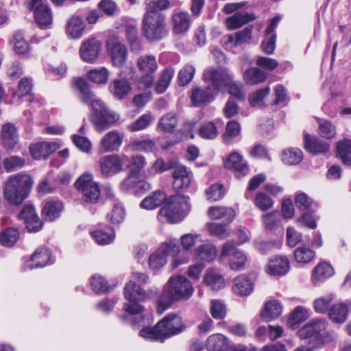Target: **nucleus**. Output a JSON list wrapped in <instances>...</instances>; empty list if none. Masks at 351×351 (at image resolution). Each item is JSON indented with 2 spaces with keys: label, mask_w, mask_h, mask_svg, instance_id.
<instances>
[{
  "label": "nucleus",
  "mask_w": 351,
  "mask_h": 351,
  "mask_svg": "<svg viewBox=\"0 0 351 351\" xmlns=\"http://www.w3.org/2000/svg\"><path fill=\"white\" fill-rule=\"evenodd\" d=\"M199 134L203 138L214 139L217 137L218 131L215 124L210 121L201 125L199 129Z\"/></svg>",
  "instance_id": "nucleus-64"
},
{
  "label": "nucleus",
  "mask_w": 351,
  "mask_h": 351,
  "mask_svg": "<svg viewBox=\"0 0 351 351\" xmlns=\"http://www.w3.org/2000/svg\"><path fill=\"white\" fill-rule=\"evenodd\" d=\"M90 285L93 291L97 294L104 293L112 289L106 279L101 276H93L90 279Z\"/></svg>",
  "instance_id": "nucleus-56"
},
{
  "label": "nucleus",
  "mask_w": 351,
  "mask_h": 351,
  "mask_svg": "<svg viewBox=\"0 0 351 351\" xmlns=\"http://www.w3.org/2000/svg\"><path fill=\"white\" fill-rule=\"evenodd\" d=\"M228 257L229 266L233 270H241L247 261L246 256L236 247L233 241L226 242L222 248L221 258Z\"/></svg>",
  "instance_id": "nucleus-13"
},
{
  "label": "nucleus",
  "mask_w": 351,
  "mask_h": 351,
  "mask_svg": "<svg viewBox=\"0 0 351 351\" xmlns=\"http://www.w3.org/2000/svg\"><path fill=\"white\" fill-rule=\"evenodd\" d=\"M315 252L306 247H298L294 250V258L297 263L307 264L313 261Z\"/></svg>",
  "instance_id": "nucleus-51"
},
{
  "label": "nucleus",
  "mask_w": 351,
  "mask_h": 351,
  "mask_svg": "<svg viewBox=\"0 0 351 351\" xmlns=\"http://www.w3.org/2000/svg\"><path fill=\"white\" fill-rule=\"evenodd\" d=\"M75 187L83 193V199L87 203L95 204L100 196L99 186L93 181L90 173H84L76 181Z\"/></svg>",
  "instance_id": "nucleus-10"
},
{
  "label": "nucleus",
  "mask_w": 351,
  "mask_h": 351,
  "mask_svg": "<svg viewBox=\"0 0 351 351\" xmlns=\"http://www.w3.org/2000/svg\"><path fill=\"white\" fill-rule=\"evenodd\" d=\"M101 43L93 38L83 43L80 49L81 58L86 62L94 63L101 51Z\"/></svg>",
  "instance_id": "nucleus-18"
},
{
  "label": "nucleus",
  "mask_w": 351,
  "mask_h": 351,
  "mask_svg": "<svg viewBox=\"0 0 351 351\" xmlns=\"http://www.w3.org/2000/svg\"><path fill=\"white\" fill-rule=\"evenodd\" d=\"M122 165L120 158L116 155L106 156L100 160L101 171L106 176L121 171Z\"/></svg>",
  "instance_id": "nucleus-24"
},
{
  "label": "nucleus",
  "mask_w": 351,
  "mask_h": 351,
  "mask_svg": "<svg viewBox=\"0 0 351 351\" xmlns=\"http://www.w3.org/2000/svg\"><path fill=\"white\" fill-rule=\"evenodd\" d=\"M106 48L113 66H123L128 58L127 47L117 38L112 36L106 40Z\"/></svg>",
  "instance_id": "nucleus-14"
},
{
  "label": "nucleus",
  "mask_w": 351,
  "mask_h": 351,
  "mask_svg": "<svg viewBox=\"0 0 351 351\" xmlns=\"http://www.w3.org/2000/svg\"><path fill=\"white\" fill-rule=\"evenodd\" d=\"M334 274L332 267L326 263L317 265L313 270L312 281L314 284L324 281Z\"/></svg>",
  "instance_id": "nucleus-36"
},
{
  "label": "nucleus",
  "mask_w": 351,
  "mask_h": 351,
  "mask_svg": "<svg viewBox=\"0 0 351 351\" xmlns=\"http://www.w3.org/2000/svg\"><path fill=\"white\" fill-rule=\"evenodd\" d=\"M173 74L174 71L171 69H165L162 71L155 88L158 93L162 94L166 91L170 84Z\"/></svg>",
  "instance_id": "nucleus-53"
},
{
  "label": "nucleus",
  "mask_w": 351,
  "mask_h": 351,
  "mask_svg": "<svg viewBox=\"0 0 351 351\" xmlns=\"http://www.w3.org/2000/svg\"><path fill=\"white\" fill-rule=\"evenodd\" d=\"M63 204L59 201L47 202L42 210L43 217L45 220L53 221L60 216Z\"/></svg>",
  "instance_id": "nucleus-34"
},
{
  "label": "nucleus",
  "mask_w": 351,
  "mask_h": 351,
  "mask_svg": "<svg viewBox=\"0 0 351 351\" xmlns=\"http://www.w3.org/2000/svg\"><path fill=\"white\" fill-rule=\"evenodd\" d=\"M97 8L109 17L114 16L120 11L117 3L112 0H101L97 5Z\"/></svg>",
  "instance_id": "nucleus-57"
},
{
  "label": "nucleus",
  "mask_w": 351,
  "mask_h": 351,
  "mask_svg": "<svg viewBox=\"0 0 351 351\" xmlns=\"http://www.w3.org/2000/svg\"><path fill=\"white\" fill-rule=\"evenodd\" d=\"M179 245L172 242L166 243L158 248L149 258V266L153 270L162 267L167 263L169 254H176L179 252Z\"/></svg>",
  "instance_id": "nucleus-16"
},
{
  "label": "nucleus",
  "mask_w": 351,
  "mask_h": 351,
  "mask_svg": "<svg viewBox=\"0 0 351 351\" xmlns=\"http://www.w3.org/2000/svg\"><path fill=\"white\" fill-rule=\"evenodd\" d=\"M309 317L308 311L303 306H297L291 313L288 318V325L293 328H297L298 326L306 321Z\"/></svg>",
  "instance_id": "nucleus-43"
},
{
  "label": "nucleus",
  "mask_w": 351,
  "mask_h": 351,
  "mask_svg": "<svg viewBox=\"0 0 351 351\" xmlns=\"http://www.w3.org/2000/svg\"><path fill=\"white\" fill-rule=\"evenodd\" d=\"M348 308L346 304L341 303L333 305L329 312V318L335 323H343L347 319Z\"/></svg>",
  "instance_id": "nucleus-47"
},
{
  "label": "nucleus",
  "mask_w": 351,
  "mask_h": 351,
  "mask_svg": "<svg viewBox=\"0 0 351 351\" xmlns=\"http://www.w3.org/2000/svg\"><path fill=\"white\" fill-rule=\"evenodd\" d=\"M29 9L34 12L38 25L42 29H47L52 24V14L47 0H31Z\"/></svg>",
  "instance_id": "nucleus-12"
},
{
  "label": "nucleus",
  "mask_w": 351,
  "mask_h": 351,
  "mask_svg": "<svg viewBox=\"0 0 351 351\" xmlns=\"http://www.w3.org/2000/svg\"><path fill=\"white\" fill-rule=\"evenodd\" d=\"M206 349L208 351H228V340L221 334L210 335L207 339Z\"/></svg>",
  "instance_id": "nucleus-33"
},
{
  "label": "nucleus",
  "mask_w": 351,
  "mask_h": 351,
  "mask_svg": "<svg viewBox=\"0 0 351 351\" xmlns=\"http://www.w3.org/2000/svg\"><path fill=\"white\" fill-rule=\"evenodd\" d=\"M32 178L27 174L17 173L9 177L3 189V196L9 204H21L28 197L33 185Z\"/></svg>",
  "instance_id": "nucleus-5"
},
{
  "label": "nucleus",
  "mask_w": 351,
  "mask_h": 351,
  "mask_svg": "<svg viewBox=\"0 0 351 351\" xmlns=\"http://www.w3.org/2000/svg\"><path fill=\"white\" fill-rule=\"evenodd\" d=\"M326 328V322L324 319H315L304 325L298 332V336L302 339H310L315 341L316 344H322L324 341V334Z\"/></svg>",
  "instance_id": "nucleus-11"
},
{
  "label": "nucleus",
  "mask_w": 351,
  "mask_h": 351,
  "mask_svg": "<svg viewBox=\"0 0 351 351\" xmlns=\"http://www.w3.org/2000/svg\"><path fill=\"white\" fill-rule=\"evenodd\" d=\"M2 145L6 149H13L19 143V134L16 127L12 123L3 125L1 132Z\"/></svg>",
  "instance_id": "nucleus-25"
},
{
  "label": "nucleus",
  "mask_w": 351,
  "mask_h": 351,
  "mask_svg": "<svg viewBox=\"0 0 351 351\" xmlns=\"http://www.w3.org/2000/svg\"><path fill=\"white\" fill-rule=\"evenodd\" d=\"M25 164L23 158L16 156H11L5 158L3 161L4 169L7 172L15 171L22 168Z\"/></svg>",
  "instance_id": "nucleus-58"
},
{
  "label": "nucleus",
  "mask_w": 351,
  "mask_h": 351,
  "mask_svg": "<svg viewBox=\"0 0 351 351\" xmlns=\"http://www.w3.org/2000/svg\"><path fill=\"white\" fill-rule=\"evenodd\" d=\"M337 156L347 165H351V140L344 138L337 144Z\"/></svg>",
  "instance_id": "nucleus-40"
},
{
  "label": "nucleus",
  "mask_w": 351,
  "mask_h": 351,
  "mask_svg": "<svg viewBox=\"0 0 351 351\" xmlns=\"http://www.w3.org/2000/svg\"><path fill=\"white\" fill-rule=\"evenodd\" d=\"M53 260L51 259L50 249L46 247H40L32 255L29 263H27V266L32 269L43 267L47 264L53 263Z\"/></svg>",
  "instance_id": "nucleus-21"
},
{
  "label": "nucleus",
  "mask_w": 351,
  "mask_h": 351,
  "mask_svg": "<svg viewBox=\"0 0 351 351\" xmlns=\"http://www.w3.org/2000/svg\"><path fill=\"white\" fill-rule=\"evenodd\" d=\"M145 165L146 161L144 156L140 155L133 156L131 158L130 164L128 165L129 173L131 176H138Z\"/></svg>",
  "instance_id": "nucleus-54"
},
{
  "label": "nucleus",
  "mask_w": 351,
  "mask_h": 351,
  "mask_svg": "<svg viewBox=\"0 0 351 351\" xmlns=\"http://www.w3.org/2000/svg\"><path fill=\"white\" fill-rule=\"evenodd\" d=\"M142 30L149 41L162 39L168 34L165 16L160 12L145 10L142 19Z\"/></svg>",
  "instance_id": "nucleus-7"
},
{
  "label": "nucleus",
  "mask_w": 351,
  "mask_h": 351,
  "mask_svg": "<svg viewBox=\"0 0 351 351\" xmlns=\"http://www.w3.org/2000/svg\"><path fill=\"white\" fill-rule=\"evenodd\" d=\"M204 281L207 286L215 291L222 289L225 285L222 276L214 269L208 270L206 272Z\"/></svg>",
  "instance_id": "nucleus-45"
},
{
  "label": "nucleus",
  "mask_w": 351,
  "mask_h": 351,
  "mask_svg": "<svg viewBox=\"0 0 351 351\" xmlns=\"http://www.w3.org/2000/svg\"><path fill=\"white\" fill-rule=\"evenodd\" d=\"M88 78L98 84H106L108 81L109 71L106 67L92 69L87 73Z\"/></svg>",
  "instance_id": "nucleus-52"
},
{
  "label": "nucleus",
  "mask_w": 351,
  "mask_h": 351,
  "mask_svg": "<svg viewBox=\"0 0 351 351\" xmlns=\"http://www.w3.org/2000/svg\"><path fill=\"white\" fill-rule=\"evenodd\" d=\"M122 140V136L117 132L110 131L101 140V147L104 152H114L119 148Z\"/></svg>",
  "instance_id": "nucleus-31"
},
{
  "label": "nucleus",
  "mask_w": 351,
  "mask_h": 351,
  "mask_svg": "<svg viewBox=\"0 0 351 351\" xmlns=\"http://www.w3.org/2000/svg\"><path fill=\"white\" fill-rule=\"evenodd\" d=\"M124 297L127 302L124 303L123 309L128 315H120V319L128 322L130 315H138L144 311L141 303L148 299L149 295L140 285L130 281L125 286Z\"/></svg>",
  "instance_id": "nucleus-6"
},
{
  "label": "nucleus",
  "mask_w": 351,
  "mask_h": 351,
  "mask_svg": "<svg viewBox=\"0 0 351 351\" xmlns=\"http://www.w3.org/2000/svg\"><path fill=\"white\" fill-rule=\"evenodd\" d=\"M208 213L213 219L225 218L227 223H230L235 217V212L231 208L219 206L211 207L209 208Z\"/></svg>",
  "instance_id": "nucleus-44"
},
{
  "label": "nucleus",
  "mask_w": 351,
  "mask_h": 351,
  "mask_svg": "<svg viewBox=\"0 0 351 351\" xmlns=\"http://www.w3.org/2000/svg\"><path fill=\"white\" fill-rule=\"evenodd\" d=\"M167 168L173 169L172 176L174 178L173 188L178 190H184L191 184L193 174L191 171H188L185 166L179 165L178 161L169 160L166 161Z\"/></svg>",
  "instance_id": "nucleus-15"
},
{
  "label": "nucleus",
  "mask_w": 351,
  "mask_h": 351,
  "mask_svg": "<svg viewBox=\"0 0 351 351\" xmlns=\"http://www.w3.org/2000/svg\"><path fill=\"white\" fill-rule=\"evenodd\" d=\"M177 125V116L174 112H171L160 118L158 125L164 132H172Z\"/></svg>",
  "instance_id": "nucleus-48"
},
{
  "label": "nucleus",
  "mask_w": 351,
  "mask_h": 351,
  "mask_svg": "<svg viewBox=\"0 0 351 351\" xmlns=\"http://www.w3.org/2000/svg\"><path fill=\"white\" fill-rule=\"evenodd\" d=\"M253 26L247 25L243 30L235 34L223 36L221 38V43L223 47H237L243 43H249L252 38Z\"/></svg>",
  "instance_id": "nucleus-19"
},
{
  "label": "nucleus",
  "mask_w": 351,
  "mask_h": 351,
  "mask_svg": "<svg viewBox=\"0 0 351 351\" xmlns=\"http://www.w3.org/2000/svg\"><path fill=\"white\" fill-rule=\"evenodd\" d=\"M93 237L99 245H107L110 243L114 239V230L110 226L104 229H97L91 233Z\"/></svg>",
  "instance_id": "nucleus-42"
},
{
  "label": "nucleus",
  "mask_w": 351,
  "mask_h": 351,
  "mask_svg": "<svg viewBox=\"0 0 351 351\" xmlns=\"http://www.w3.org/2000/svg\"><path fill=\"white\" fill-rule=\"evenodd\" d=\"M174 32L180 34L187 31L191 25V19L187 12H177L173 14Z\"/></svg>",
  "instance_id": "nucleus-39"
},
{
  "label": "nucleus",
  "mask_w": 351,
  "mask_h": 351,
  "mask_svg": "<svg viewBox=\"0 0 351 351\" xmlns=\"http://www.w3.org/2000/svg\"><path fill=\"white\" fill-rule=\"evenodd\" d=\"M276 34H266L265 32L263 39L261 44V49L267 55L274 53L276 49Z\"/></svg>",
  "instance_id": "nucleus-62"
},
{
  "label": "nucleus",
  "mask_w": 351,
  "mask_h": 351,
  "mask_svg": "<svg viewBox=\"0 0 351 351\" xmlns=\"http://www.w3.org/2000/svg\"><path fill=\"white\" fill-rule=\"evenodd\" d=\"M186 328L180 316L169 313L154 327L143 328L139 335L152 341H163L165 339L177 335Z\"/></svg>",
  "instance_id": "nucleus-4"
},
{
  "label": "nucleus",
  "mask_w": 351,
  "mask_h": 351,
  "mask_svg": "<svg viewBox=\"0 0 351 351\" xmlns=\"http://www.w3.org/2000/svg\"><path fill=\"white\" fill-rule=\"evenodd\" d=\"M188 197L176 194L167 199L166 194L162 191H155L152 195L144 198L140 206L142 208L153 210L166 200L165 205L160 210V214L163 215L171 223H176L182 220L190 209Z\"/></svg>",
  "instance_id": "nucleus-1"
},
{
  "label": "nucleus",
  "mask_w": 351,
  "mask_h": 351,
  "mask_svg": "<svg viewBox=\"0 0 351 351\" xmlns=\"http://www.w3.org/2000/svg\"><path fill=\"white\" fill-rule=\"evenodd\" d=\"M289 261L285 256H276L269 261L267 272L271 276H282L289 270Z\"/></svg>",
  "instance_id": "nucleus-29"
},
{
  "label": "nucleus",
  "mask_w": 351,
  "mask_h": 351,
  "mask_svg": "<svg viewBox=\"0 0 351 351\" xmlns=\"http://www.w3.org/2000/svg\"><path fill=\"white\" fill-rule=\"evenodd\" d=\"M256 19V16L253 13L237 12L226 19V24L228 29L233 30L240 28Z\"/></svg>",
  "instance_id": "nucleus-28"
},
{
  "label": "nucleus",
  "mask_w": 351,
  "mask_h": 351,
  "mask_svg": "<svg viewBox=\"0 0 351 351\" xmlns=\"http://www.w3.org/2000/svg\"><path fill=\"white\" fill-rule=\"evenodd\" d=\"M137 67L142 73L138 81L141 88H150L155 80V73L158 69V64L155 56L152 55L141 56L138 58Z\"/></svg>",
  "instance_id": "nucleus-8"
},
{
  "label": "nucleus",
  "mask_w": 351,
  "mask_h": 351,
  "mask_svg": "<svg viewBox=\"0 0 351 351\" xmlns=\"http://www.w3.org/2000/svg\"><path fill=\"white\" fill-rule=\"evenodd\" d=\"M305 149L314 155L325 154L330 149V145L317 136H311L308 134L304 136Z\"/></svg>",
  "instance_id": "nucleus-27"
},
{
  "label": "nucleus",
  "mask_w": 351,
  "mask_h": 351,
  "mask_svg": "<svg viewBox=\"0 0 351 351\" xmlns=\"http://www.w3.org/2000/svg\"><path fill=\"white\" fill-rule=\"evenodd\" d=\"M19 236L20 233L18 228L9 227L1 232L0 243L5 247H11L16 243Z\"/></svg>",
  "instance_id": "nucleus-41"
},
{
  "label": "nucleus",
  "mask_w": 351,
  "mask_h": 351,
  "mask_svg": "<svg viewBox=\"0 0 351 351\" xmlns=\"http://www.w3.org/2000/svg\"><path fill=\"white\" fill-rule=\"evenodd\" d=\"M241 138V125L236 121L227 123L226 130L223 134V141L227 144H232Z\"/></svg>",
  "instance_id": "nucleus-35"
},
{
  "label": "nucleus",
  "mask_w": 351,
  "mask_h": 351,
  "mask_svg": "<svg viewBox=\"0 0 351 351\" xmlns=\"http://www.w3.org/2000/svg\"><path fill=\"white\" fill-rule=\"evenodd\" d=\"M217 94L208 86L205 88L197 87L192 90L191 99L195 107L208 105Z\"/></svg>",
  "instance_id": "nucleus-23"
},
{
  "label": "nucleus",
  "mask_w": 351,
  "mask_h": 351,
  "mask_svg": "<svg viewBox=\"0 0 351 351\" xmlns=\"http://www.w3.org/2000/svg\"><path fill=\"white\" fill-rule=\"evenodd\" d=\"M228 223H209L207 225L208 230L211 235L224 239L228 236Z\"/></svg>",
  "instance_id": "nucleus-61"
},
{
  "label": "nucleus",
  "mask_w": 351,
  "mask_h": 351,
  "mask_svg": "<svg viewBox=\"0 0 351 351\" xmlns=\"http://www.w3.org/2000/svg\"><path fill=\"white\" fill-rule=\"evenodd\" d=\"M243 77L247 84L255 85L265 82L267 75L261 69L251 67L243 73Z\"/></svg>",
  "instance_id": "nucleus-37"
},
{
  "label": "nucleus",
  "mask_w": 351,
  "mask_h": 351,
  "mask_svg": "<svg viewBox=\"0 0 351 351\" xmlns=\"http://www.w3.org/2000/svg\"><path fill=\"white\" fill-rule=\"evenodd\" d=\"M303 159V153L298 148H288L284 150L282 161L287 165H297Z\"/></svg>",
  "instance_id": "nucleus-49"
},
{
  "label": "nucleus",
  "mask_w": 351,
  "mask_h": 351,
  "mask_svg": "<svg viewBox=\"0 0 351 351\" xmlns=\"http://www.w3.org/2000/svg\"><path fill=\"white\" fill-rule=\"evenodd\" d=\"M253 289L254 284L249 278L244 276H239L235 278L232 290L236 294L247 296L251 294Z\"/></svg>",
  "instance_id": "nucleus-32"
},
{
  "label": "nucleus",
  "mask_w": 351,
  "mask_h": 351,
  "mask_svg": "<svg viewBox=\"0 0 351 351\" xmlns=\"http://www.w3.org/2000/svg\"><path fill=\"white\" fill-rule=\"evenodd\" d=\"M282 311L281 304L277 300H271L265 303L261 313L263 321L268 322L278 317Z\"/></svg>",
  "instance_id": "nucleus-30"
},
{
  "label": "nucleus",
  "mask_w": 351,
  "mask_h": 351,
  "mask_svg": "<svg viewBox=\"0 0 351 351\" xmlns=\"http://www.w3.org/2000/svg\"><path fill=\"white\" fill-rule=\"evenodd\" d=\"M208 86L217 95L225 90L232 80V76L221 69L210 68L204 73Z\"/></svg>",
  "instance_id": "nucleus-9"
},
{
  "label": "nucleus",
  "mask_w": 351,
  "mask_h": 351,
  "mask_svg": "<svg viewBox=\"0 0 351 351\" xmlns=\"http://www.w3.org/2000/svg\"><path fill=\"white\" fill-rule=\"evenodd\" d=\"M108 90L115 99L121 100L130 93L132 86L125 78L115 79L109 84Z\"/></svg>",
  "instance_id": "nucleus-26"
},
{
  "label": "nucleus",
  "mask_w": 351,
  "mask_h": 351,
  "mask_svg": "<svg viewBox=\"0 0 351 351\" xmlns=\"http://www.w3.org/2000/svg\"><path fill=\"white\" fill-rule=\"evenodd\" d=\"M193 292L194 289L191 282L185 276L171 277L158 299V314L162 315L175 301L189 300Z\"/></svg>",
  "instance_id": "nucleus-3"
},
{
  "label": "nucleus",
  "mask_w": 351,
  "mask_h": 351,
  "mask_svg": "<svg viewBox=\"0 0 351 351\" xmlns=\"http://www.w3.org/2000/svg\"><path fill=\"white\" fill-rule=\"evenodd\" d=\"M18 218L24 221L25 227L29 232H38L43 228V221L32 205H25L18 214Z\"/></svg>",
  "instance_id": "nucleus-17"
},
{
  "label": "nucleus",
  "mask_w": 351,
  "mask_h": 351,
  "mask_svg": "<svg viewBox=\"0 0 351 351\" xmlns=\"http://www.w3.org/2000/svg\"><path fill=\"white\" fill-rule=\"evenodd\" d=\"M32 86L31 79L27 77L22 78L19 82L17 90L13 93L14 97L21 99L23 97L27 96L29 98H27L26 101L32 102L33 100L32 95L31 94Z\"/></svg>",
  "instance_id": "nucleus-46"
},
{
  "label": "nucleus",
  "mask_w": 351,
  "mask_h": 351,
  "mask_svg": "<svg viewBox=\"0 0 351 351\" xmlns=\"http://www.w3.org/2000/svg\"><path fill=\"white\" fill-rule=\"evenodd\" d=\"M154 121L150 114H143L135 121L128 126L130 132H137L147 128Z\"/></svg>",
  "instance_id": "nucleus-59"
},
{
  "label": "nucleus",
  "mask_w": 351,
  "mask_h": 351,
  "mask_svg": "<svg viewBox=\"0 0 351 351\" xmlns=\"http://www.w3.org/2000/svg\"><path fill=\"white\" fill-rule=\"evenodd\" d=\"M75 87L80 93V99L86 104H90L93 112L90 116V121L98 132L108 130L119 119V117L109 110L105 104L100 99H94V94L91 91L89 84L83 78H78L75 83Z\"/></svg>",
  "instance_id": "nucleus-2"
},
{
  "label": "nucleus",
  "mask_w": 351,
  "mask_h": 351,
  "mask_svg": "<svg viewBox=\"0 0 351 351\" xmlns=\"http://www.w3.org/2000/svg\"><path fill=\"white\" fill-rule=\"evenodd\" d=\"M85 28V23L80 16H73L68 22L66 33L72 38H78L82 36Z\"/></svg>",
  "instance_id": "nucleus-38"
},
{
  "label": "nucleus",
  "mask_w": 351,
  "mask_h": 351,
  "mask_svg": "<svg viewBox=\"0 0 351 351\" xmlns=\"http://www.w3.org/2000/svg\"><path fill=\"white\" fill-rule=\"evenodd\" d=\"M59 147V145L55 142L43 141L31 145L29 151L34 158L46 159Z\"/></svg>",
  "instance_id": "nucleus-22"
},
{
  "label": "nucleus",
  "mask_w": 351,
  "mask_h": 351,
  "mask_svg": "<svg viewBox=\"0 0 351 351\" xmlns=\"http://www.w3.org/2000/svg\"><path fill=\"white\" fill-rule=\"evenodd\" d=\"M319 134L324 138L330 139L336 135V127L327 120H322L319 123Z\"/></svg>",
  "instance_id": "nucleus-63"
},
{
  "label": "nucleus",
  "mask_w": 351,
  "mask_h": 351,
  "mask_svg": "<svg viewBox=\"0 0 351 351\" xmlns=\"http://www.w3.org/2000/svg\"><path fill=\"white\" fill-rule=\"evenodd\" d=\"M216 247L212 244H203L200 245L196 252L198 258L210 262L215 258Z\"/></svg>",
  "instance_id": "nucleus-55"
},
{
  "label": "nucleus",
  "mask_w": 351,
  "mask_h": 351,
  "mask_svg": "<svg viewBox=\"0 0 351 351\" xmlns=\"http://www.w3.org/2000/svg\"><path fill=\"white\" fill-rule=\"evenodd\" d=\"M280 214L276 210L269 213L264 214L262 216L265 228L269 231L274 230L277 228L280 222Z\"/></svg>",
  "instance_id": "nucleus-60"
},
{
  "label": "nucleus",
  "mask_w": 351,
  "mask_h": 351,
  "mask_svg": "<svg viewBox=\"0 0 351 351\" xmlns=\"http://www.w3.org/2000/svg\"><path fill=\"white\" fill-rule=\"evenodd\" d=\"M228 93L230 95V98L236 99L238 101H243L245 99V93L244 90V86L241 82L233 81L228 84L227 87Z\"/></svg>",
  "instance_id": "nucleus-50"
},
{
  "label": "nucleus",
  "mask_w": 351,
  "mask_h": 351,
  "mask_svg": "<svg viewBox=\"0 0 351 351\" xmlns=\"http://www.w3.org/2000/svg\"><path fill=\"white\" fill-rule=\"evenodd\" d=\"M226 169L233 170L237 178H240L247 175L249 168L246 162L238 152H234L224 160Z\"/></svg>",
  "instance_id": "nucleus-20"
}]
</instances>
